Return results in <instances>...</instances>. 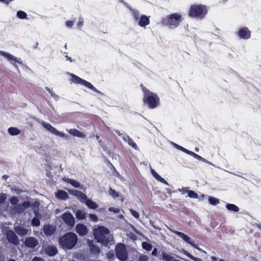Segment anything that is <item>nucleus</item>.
<instances>
[{"mask_svg": "<svg viewBox=\"0 0 261 261\" xmlns=\"http://www.w3.org/2000/svg\"><path fill=\"white\" fill-rule=\"evenodd\" d=\"M184 252L186 255L189 256L191 259H194L195 260H197V259L194 257H193L191 254H190V253L188 251L184 250Z\"/></svg>", "mask_w": 261, "mask_h": 261, "instance_id": "46", "label": "nucleus"}, {"mask_svg": "<svg viewBox=\"0 0 261 261\" xmlns=\"http://www.w3.org/2000/svg\"><path fill=\"white\" fill-rule=\"evenodd\" d=\"M205 7L201 6H193L191 7L189 15L195 17L200 15L204 11Z\"/></svg>", "mask_w": 261, "mask_h": 261, "instance_id": "7", "label": "nucleus"}, {"mask_svg": "<svg viewBox=\"0 0 261 261\" xmlns=\"http://www.w3.org/2000/svg\"><path fill=\"white\" fill-rule=\"evenodd\" d=\"M31 223L34 226H39L40 225V220L38 218L34 217L32 220Z\"/></svg>", "mask_w": 261, "mask_h": 261, "instance_id": "31", "label": "nucleus"}, {"mask_svg": "<svg viewBox=\"0 0 261 261\" xmlns=\"http://www.w3.org/2000/svg\"><path fill=\"white\" fill-rule=\"evenodd\" d=\"M24 245L29 248H34L38 245V241L34 237H29L25 238Z\"/></svg>", "mask_w": 261, "mask_h": 261, "instance_id": "8", "label": "nucleus"}, {"mask_svg": "<svg viewBox=\"0 0 261 261\" xmlns=\"http://www.w3.org/2000/svg\"><path fill=\"white\" fill-rule=\"evenodd\" d=\"M173 261H178V260H173Z\"/></svg>", "mask_w": 261, "mask_h": 261, "instance_id": "59", "label": "nucleus"}, {"mask_svg": "<svg viewBox=\"0 0 261 261\" xmlns=\"http://www.w3.org/2000/svg\"><path fill=\"white\" fill-rule=\"evenodd\" d=\"M109 210L110 212H113L115 213H118L119 212V209L117 208H115V207H110L109 208Z\"/></svg>", "mask_w": 261, "mask_h": 261, "instance_id": "44", "label": "nucleus"}, {"mask_svg": "<svg viewBox=\"0 0 261 261\" xmlns=\"http://www.w3.org/2000/svg\"><path fill=\"white\" fill-rule=\"evenodd\" d=\"M63 180L67 182L70 183L71 185H72L73 187L75 188L79 187L80 186V184L73 180V179H70L68 178H64Z\"/></svg>", "mask_w": 261, "mask_h": 261, "instance_id": "23", "label": "nucleus"}, {"mask_svg": "<svg viewBox=\"0 0 261 261\" xmlns=\"http://www.w3.org/2000/svg\"><path fill=\"white\" fill-rule=\"evenodd\" d=\"M17 16L20 18H24L27 17V14L23 11H18L17 13Z\"/></svg>", "mask_w": 261, "mask_h": 261, "instance_id": "36", "label": "nucleus"}, {"mask_svg": "<svg viewBox=\"0 0 261 261\" xmlns=\"http://www.w3.org/2000/svg\"><path fill=\"white\" fill-rule=\"evenodd\" d=\"M208 201L212 204L214 205L219 203V200L218 199L212 197H209Z\"/></svg>", "mask_w": 261, "mask_h": 261, "instance_id": "34", "label": "nucleus"}, {"mask_svg": "<svg viewBox=\"0 0 261 261\" xmlns=\"http://www.w3.org/2000/svg\"><path fill=\"white\" fill-rule=\"evenodd\" d=\"M76 217L79 219H83L85 218V213L81 210H78L76 213Z\"/></svg>", "mask_w": 261, "mask_h": 261, "instance_id": "25", "label": "nucleus"}, {"mask_svg": "<svg viewBox=\"0 0 261 261\" xmlns=\"http://www.w3.org/2000/svg\"><path fill=\"white\" fill-rule=\"evenodd\" d=\"M69 133L73 136L79 137H84L85 135L82 133L80 132L79 130L75 129H71L69 130Z\"/></svg>", "mask_w": 261, "mask_h": 261, "instance_id": "22", "label": "nucleus"}, {"mask_svg": "<svg viewBox=\"0 0 261 261\" xmlns=\"http://www.w3.org/2000/svg\"><path fill=\"white\" fill-rule=\"evenodd\" d=\"M162 256L163 258L167 261H170L172 259V257L166 253H163Z\"/></svg>", "mask_w": 261, "mask_h": 261, "instance_id": "33", "label": "nucleus"}, {"mask_svg": "<svg viewBox=\"0 0 261 261\" xmlns=\"http://www.w3.org/2000/svg\"><path fill=\"white\" fill-rule=\"evenodd\" d=\"M128 236L129 237L133 240H136L137 239V237L136 235L134 234L133 233H129V234H128Z\"/></svg>", "mask_w": 261, "mask_h": 261, "instance_id": "48", "label": "nucleus"}, {"mask_svg": "<svg viewBox=\"0 0 261 261\" xmlns=\"http://www.w3.org/2000/svg\"><path fill=\"white\" fill-rule=\"evenodd\" d=\"M82 84L84 85L85 86L89 87L90 89H94V87L90 83H89L85 80H83V81H82Z\"/></svg>", "mask_w": 261, "mask_h": 261, "instance_id": "38", "label": "nucleus"}, {"mask_svg": "<svg viewBox=\"0 0 261 261\" xmlns=\"http://www.w3.org/2000/svg\"><path fill=\"white\" fill-rule=\"evenodd\" d=\"M42 125L45 128H46L47 129H48L49 131L51 132V133H53L58 136H59L60 137H65V134L64 133L58 131L56 128H55L54 127H53L49 124H47L46 123H43Z\"/></svg>", "mask_w": 261, "mask_h": 261, "instance_id": "12", "label": "nucleus"}, {"mask_svg": "<svg viewBox=\"0 0 261 261\" xmlns=\"http://www.w3.org/2000/svg\"><path fill=\"white\" fill-rule=\"evenodd\" d=\"M44 251L46 254L50 256L55 255L57 252V248L53 246H47L44 249Z\"/></svg>", "mask_w": 261, "mask_h": 261, "instance_id": "16", "label": "nucleus"}, {"mask_svg": "<svg viewBox=\"0 0 261 261\" xmlns=\"http://www.w3.org/2000/svg\"><path fill=\"white\" fill-rule=\"evenodd\" d=\"M9 261H15V260H14L13 259H11Z\"/></svg>", "mask_w": 261, "mask_h": 261, "instance_id": "56", "label": "nucleus"}, {"mask_svg": "<svg viewBox=\"0 0 261 261\" xmlns=\"http://www.w3.org/2000/svg\"><path fill=\"white\" fill-rule=\"evenodd\" d=\"M149 22V19L146 16H141L140 21H139V24L142 26H145L147 25Z\"/></svg>", "mask_w": 261, "mask_h": 261, "instance_id": "20", "label": "nucleus"}, {"mask_svg": "<svg viewBox=\"0 0 261 261\" xmlns=\"http://www.w3.org/2000/svg\"><path fill=\"white\" fill-rule=\"evenodd\" d=\"M3 178H7V177L6 175H5V176H3Z\"/></svg>", "mask_w": 261, "mask_h": 261, "instance_id": "57", "label": "nucleus"}, {"mask_svg": "<svg viewBox=\"0 0 261 261\" xmlns=\"http://www.w3.org/2000/svg\"><path fill=\"white\" fill-rule=\"evenodd\" d=\"M71 76L73 77L72 81L74 82V83L82 84V81H83L84 80L74 74H72Z\"/></svg>", "mask_w": 261, "mask_h": 261, "instance_id": "30", "label": "nucleus"}, {"mask_svg": "<svg viewBox=\"0 0 261 261\" xmlns=\"http://www.w3.org/2000/svg\"><path fill=\"white\" fill-rule=\"evenodd\" d=\"M32 261H44V260L39 257H35L33 259Z\"/></svg>", "mask_w": 261, "mask_h": 261, "instance_id": "49", "label": "nucleus"}, {"mask_svg": "<svg viewBox=\"0 0 261 261\" xmlns=\"http://www.w3.org/2000/svg\"><path fill=\"white\" fill-rule=\"evenodd\" d=\"M189 196L191 198H197L198 195L193 191L189 192Z\"/></svg>", "mask_w": 261, "mask_h": 261, "instance_id": "39", "label": "nucleus"}, {"mask_svg": "<svg viewBox=\"0 0 261 261\" xmlns=\"http://www.w3.org/2000/svg\"><path fill=\"white\" fill-rule=\"evenodd\" d=\"M14 229L19 236H25L28 234L30 231L28 229L20 225H15Z\"/></svg>", "mask_w": 261, "mask_h": 261, "instance_id": "9", "label": "nucleus"}, {"mask_svg": "<svg viewBox=\"0 0 261 261\" xmlns=\"http://www.w3.org/2000/svg\"><path fill=\"white\" fill-rule=\"evenodd\" d=\"M56 196L61 199H66L68 198V194L64 191L60 190L56 194Z\"/></svg>", "mask_w": 261, "mask_h": 261, "instance_id": "18", "label": "nucleus"}, {"mask_svg": "<svg viewBox=\"0 0 261 261\" xmlns=\"http://www.w3.org/2000/svg\"><path fill=\"white\" fill-rule=\"evenodd\" d=\"M239 35L241 37L248 38L250 37V32L246 28H243L239 32Z\"/></svg>", "mask_w": 261, "mask_h": 261, "instance_id": "17", "label": "nucleus"}, {"mask_svg": "<svg viewBox=\"0 0 261 261\" xmlns=\"http://www.w3.org/2000/svg\"><path fill=\"white\" fill-rule=\"evenodd\" d=\"M109 193L113 197H117L119 196V194L117 192H116L114 190H113L111 188L109 190Z\"/></svg>", "mask_w": 261, "mask_h": 261, "instance_id": "37", "label": "nucleus"}, {"mask_svg": "<svg viewBox=\"0 0 261 261\" xmlns=\"http://www.w3.org/2000/svg\"><path fill=\"white\" fill-rule=\"evenodd\" d=\"M157 252H158L157 249L156 248H154L153 249V250L152 251V254L153 255H156Z\"/></svg>", "mask_w": 261, "mask_h": 261, "instance_id": "52", "label": "nucleus"}, {"mask_svg": "<svg viewBox=\"0 0 261 261\" xmlns=\"http://www.w3.org/2000/svg\"><path fill=\"white\" fill-rule=\"evenodd\" d=\"M93 235L98 243L105 246L114 243L113 236L110 233V230L104 226H95L93 229Z\"/></svg>", "mask_w": 261, "mask_h": 261, "instance_id": "1", "label": "nucleus"}, {"mask_svg": "<svg viewBox=\"0 0 261 261\" xmlns=\"http://www.w3.org/2000/svg\"><path fill=\"white\" fill-rule=\"evenodd\" d=\"M174 232L175 234H177L181 238H182L184 241H185L187 243L190 244L194 247H195L199 250L200 249L196 245H195L194 243L191 242L190 241V238L186 234H185L182 232L177 231H174Z\"/></svg>", "mask_w": 261, "mask_h": 261, "instance_id": "14", "label": "nucleus"}, {"mask_svg": "<svg viewBox=\"0 0 261 261\" xmlns=\"http://www.w3.org/2000/svg\"><path fill=\"white\" fill-rule=\"evenodd\" d=\"M180 18V16L178 14H175L170 16L169 23L171 24H176L177 21Z\"/></svg>", "mask_w": 261, "mask_h": 261, "instance_id": "19", "label": "nucleus"}, {"mask_svg": "<svg viewBox=\"0 0 261 261\" xmlns=\"http://www.w3.org/2000/svg\"><path fill=\"white\" fill-rule=\"evenodd\" d=\"M76 232L81 236H86L88 232L87 227L83 224H78L75 227Z\"/></svg>", "mask_w": 261, "mask_h": 261, "instance_id": "10", "label": "nucleus"}, {"mask_svg": "<svg viewBox=\"0 0 261 261\" xmlns=\"http://www.w3.org/2000/svg\"><path fill=\"white\" fill-rule=\"evenodd\" d=\"M30 206H31V202L28 201H24L23 202L21 205L19 204L17 206H16L15 207V210L17 213H21L23 212L25 208H28Z\"/></svg>", "mask_w": 261, "mask_h": 261, "instance_id": "13", "label": "nucleus"}, {"mask_svg": "<svg viewBox=\"0 0 261 261\" xmlns=\"http://www.w3.org/2000/svg\"><path fill=\"white\" fill-rule=\"evenodd\" d=\"M9 133L11 135H16L20 133V130L15 127H10L8 129Z\"/></svg>", "mask_w": 261, "mask_h": 261, "instance_id": "24", "label": "nucleus"}, {"mask_svg": "<svg viewBox=\"0 0 261 261\" xmlns=\"http://www.w3.org/2000/svg\"><path fill=\"white\" fill-rule=\"evenodd\" d=\"M56 228L51 225H46L43 226V230L47 236H50L56 231Z\"/></svg>", "mask_w": 261, "mask_h": 261, "instance_id": "11", "label": "nucleus"}, {"mask_svg": "<svg viewBox=\"0 0 261 261\" xmlns=\"http://www.w3.org/2000/svg\"><path fill=\"white\" fill-rule=\"evenodd\" d=\"M116 254L117 257L122 261L126 260L127 258L125 247L122 244H119L116 246Z\"/></svg>", "mask_w": 261, "mask_h": 261, "instance_id": "3", "label": "nucleus"}, {"mask_svg": "<svg viewBox=\"0 0 261 261\" xmlns=\"http://www.w3.org/2000/svg\"><path fill=\"white\" fill-rule=\"evenodd\" d=\"M79 192V191H76V190L69 191V192H70L71 194H73V195H75V196H76V192Z\"/></svg>", "mask_w": 261, "mask_h": 261, "instance_id": "50", "label": "nucleus"}, {"mask_svg": "<svg viewBox=\"0 0 261 261\" xmlns=\"http://www.w3.org/2000/svg\"><path fill=\"white\" fill-rule=\"evenodd\" d=\"M2 54L3 55H4V56H5L6 58H7L10 60H15V59H14L12 55H10L9 54L5 53H2Z\"/></svg>", "mask_w": 261, "mask_h": 261, "instance_id": "40", "label": "nucleus"}, {"mask_svg": "<svg viewBox=\"0 0 261 261\" xmlns=\"http://www.w3.org/2000/svg\"><path fill=\"white\" fill-rule=\"evenodd\" d=\"M184 151L187 152V153H189V154H190L193 155H194V156H196V157H197L198 158H200V156H199V155H198L196 154L195 153H194V152H191L190 151H189V150H187L186 149H184Z\"/></svg>", "mask_w": 261, "mask_h": 261, "instance_id": "45", "label": "nucleus"}, {"mask_svg": "<svg viewBox=\"0 0 261 261\" xmlns=\"http://www.w3.org/2000/svg\"><path fill=\"white\" fill-rule=\"evenodd\" d=\"M66 25L68 27H70L72 25V22L71 21H67Z\"/></svg>", "mask_w": 261, "mask_h": 261, "instance_id": "53", "label": "nucleus"}, {"mask_svg": "<svg viewBox=\"0 0 261 261\" xmlns=\"http://www.w3.org/2000/svg\"><path fill=\"white\" fill-rule=\"evenodd\" d=\"M226 207L230 211H233L234 212H238L239 211V208L234 205V204H228L226 205Z\"/></svg>", "mask_w": 261, "mask_h": 261, "instance_id": "27", "label": "nucleus"}, {"mask_svg": "<svg viewBox=\"0 0 261 261\" xmlns=\"http://www.w3.org/2000/svg\"><path fill=\"white\" fill-rule=\"evenodd\" d=\"M77 242V237L73 232H68L61 237L59 239V243L63 248L70 249L72 248Z\"/></svg>", "mask_w": 261, "mask_h": 261, "instance_id": "2", "label": "nucleus"}, {"mask_svg": "<svg viewBox=\"0 0 261 261\" xmlns=\"http://www.w3.org/2000/svg\"><path fill=\"white\" fill-rule=\"evenodd\" d=\"M220 261H224V260H220Z\"/></svg>", "mask_w": 261, "mask_h": 261, "instance_id": "58", "label": "nucleus"}, {"mask_svg": "<svg viewBox=\"0 0 261 261\" xmlns=\"http://www.w3.org/2000/svg\"><path fill=\"white\" fill-rule=\"evenodd\" d=\"M87 205L90 208L95 209L98 207V205L94 201L90 199H87L86 200Z\"/></svg>", "mask_w": 261, "mask_h": 261, "instance_id": "21", "label": "nucleus"}, {"mask_svg": "<svg viewBox=\"0 0 261 261\" xmlns=\"http://www.w3.org/2000/svg\"><path fill=\"white\" fill-rule=\"evenodd\" d=\"M39 206V203L37 201H36L34 202L33 203L31 204V206L33 207L34 208V213H36L38 211V208Z\"/></svg>", "mask_w": 261, "mask_h": 261, "instance_id": "32", "label": "nucleus"}, {"mask_svg": "<svg viewBox=\"0 0 261 261\" xmlns=\"http://www.w3.org/2000/svg\"><path fill=\"white\" fill-rule=\"evenodd\" d=\"M130 212L135 218H138L139 217V214L137 212L133 210H130Z\"/></svg>", "mask_w": 261, "mask_h": 261, "instance_id": "42", "label": "nucleus"}, {"mask_svg": "<svg viewBox=\"0 0 261 261\" xmlns=\"http://www.w3.org/2000/svg\"><path fill=\"white\" fill-rule=\"evenodd\" d=\"M62 219L68 226L73 227L75 224V219L70 213H65L62 216Z\"/></svg>", "mask_w": 261, "mask_h": 261, "instance_id": "6", "label": "nucleus"}, {"mask_svg": "<svg viewBox=\"0 0 261 261\" xmlns=\"http://www.w3.org/2000/svg\"><path fill=\"white\" fill-rule=\"evenodd\" d=\"M76 197L81 200H87V196L83 192L79 191L76 192Z\"/></svg>", "mask_w": 261, "mask_h": 261, "instance_id": "26", "label": "nucleus"}, {"mask_svg": "<svg viewBox=\"0 0 261 261\" xmlns=\"http://www.w3.org/2000/svg\"><path fill=\"white\" fill-rule=\"evenodd\" d=\"M6 238L8 242L15 245L19 244V239L15 233L12 230H8L6 233Z\"/></svg>", "mask_w": 261, "mask_h": 261, "instance_id": "5", "label": "nucleus"}, {"mask_svg": "<svg viewBox=\"0 0 261 261\" xmlns=\"http://www.w3.org/2000/svg\"><path fill=\"white\" fill-rule=\"evenodd\" d=\"M151 172L153 176L159 180L163 182H166V181L164 179L162 178L160 175H159L154 170H151Z\"/></svg>", "mask_w": 261, "mask_h": 261, "instance_id": "28", "label": "nucleus"}, {"mask_svg": "<svg viewBox=\"0 0 261 261\" xmlns=\"http://www.w3.org/2000/svg\"><path fill=\"white\" fill-rule=\"evenodd\" d=\"M179 147H180V149L181 150H183V151H184V149H185V148H184L183 147H181V146H180Z\"/></svg>", "mask_w": 261, "mask_h": 261, "instance_id": "55", "label": "nucleus"}, {"mask_svg": "<svg viewBox=\"0 0 261 261\" xmlns=\"http://www.w3.org/2000/svg\"><path fill=\"white\" fill-rule=\"evenodd\" d=\"M145 98L147 99L150 107L153 108L156 106L158 100L156 95L149 91H146Z\"/></svg>", "mask_w": 261, "mask_h": 261, "instance_id": "4", "label": "nucleus"}, {"mask_svg": "<svg viewBox=\"0 0 261 261\" xmlns=\"http://www.w3.org/2000/svg\"><path fill=\"white\" fill-rule=\"evenodd\" d=\"M148 258L146 255H143L140 256V261H147L148 260Z\"/></svg>", "mask_w": 261, "mask_h": 261, "instance_id": "47", "label": "nucleus"}, {"mask_svg": "<svg viewBox=\"0 0 261 261\" xmlns=\"http://www.w3.org/2000/svg\"><path fill=\"white\" fill-rule=\"evenodd\" d=\"M18 201H19L18 199L15 196H13L10 199V202L12 204H13V205L17 204V203L18 202Z\"/></svg>", "mask_w": 261, "mask_h": 261, "instance_id": "35", "label": "nucleus"}, {"mask_svg": "<svg viewBox=\"0 0 261 261\" xmlns=\"http://www.w3.org/2000/svg\"><path fill=\"white\" fill-rule=\"evenodd\" d=\"M89 246L91 253L95 254H99L100 252V249L94 244L93 241L89 242Z\"/></svg>", "mask_w": 261, "mask_h": 261, "instance_id": "15", "label": "nucleus"}, {"mask_svg": "<svg viewBox=\"0 0 261 261\" xmlns=\"http://www.w3.org/2000/svg\"><path fill=\"white\" fill-rule=\"evenodd\" d=\"M129 144L134 148H136V144L133 142H130Z\"/></svg>", "mask_w": 261, "mask_h": 261, "instance_id": "54", "label": "nucleus"}, {"mask_svg": "<svg viewBox=\"0 0 261 261\" xmlns=\"http://www.w3.org/2000/svg\"><path fill=\"white\" fill-rule=\"evenodd\" d=\"M89 217L93 221H96L98 220L97 217L94 214H90Z\"/></svg>", "mask_w": 261, "mask_h": 261, "instance_id": "43", "label": "nucleus"}, {"mask_svg": "<svg viewBox=\"0 0 261 261\" xmlns=\"http://www.w3.org/2000/svg\"><path fill=\"white\" fill-rule=\"evenodd\" d=\"M143 248L148 251L152 249V245L147 242L142 243Z\"/></svg>", "mask_w": 261, "mask_h": 261, "instance_id": "29", "label": "nucleus"}, {"mask_svg": "<svg viewBox=\"0 0 261 261\" xmlns=\"http://www.w3.org/2000/svg\"><path fill=\"white\" fill-rule=\"evenodd\" d=\"M107 255L108 256V258L110 259L113 258L114 257V255L113 253H108Z\"/></svg>", "mask_w": 261, "mask_h": 261, "instance_id": "51", "label": "nucleus"}, {"mask_svg": "<svg viewBox=\"0 0 261 261\" xmlns=\"http://www.w3.org/2000/svg\"><path fill=\"white\" fill-rule=\"evenodd\" d=\"M7 198V195L4 194H0V203H3Z\"/></svg>", "mask_w": 261, "mask_h": 261, "instance_id": "41", "label": "nucleus"}]
</instances>
